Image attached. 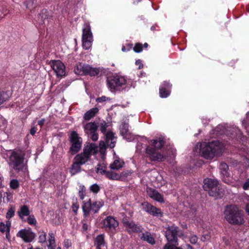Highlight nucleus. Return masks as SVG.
<instances>
[{
	"label": "nucleus",
	"mask_w": 249,
	"mask_h": 249,
	"mask_svg": "<svg viewBox=\"0 0 249 249\" xmlns=\"http://www.w3.org/2000/svg\"><path fill=\"white\" fill-rule=\"evenodd\" d=\"M70 139L71 142V149L73 154H75L80 149L82 140L81 138L79 137L78 134L75 131L71 133Z\"/></svg>",
	"instance_id": "f8f14e48"
},
{
	"label": "nucleus",
	"mask_w": 249,
	"mask_h": 249,
	"mask_svg": "<svg viewBox=\"0 0 249 249\" xmlns=\"http://www.w3.org/2000/svg\"><path fill=\"white\" fill-rule=\"evenodd\" d=\"M165 143V139L162 136L151 141V145L147 146L145 150L146 157L150 161L160 162L165 160V156L159 152Z\"/></svg>",
	"instance_id": "f257e3e1"
},
{
	"label": "nucleus",
	"mask_w": 249,
	"mask_h": 249,
	"mask_svg": "<svg viewBox=\"0 0 249 249\" xmlns=\"http://www.w3.org/2000/svg\"><path fill=\"white\" fill-rule=\"evenodd\" d=\"M148 213L153 216L159 217H161L163 215V213L161 212L160 209L158 208L153 205L152 206Z\"/></svg>",
	"instance_id": "393cba45"
},
{
	"label": "nucleus",
	"mask_w": 249,
	"mask_h": 249,
	"mask_svg": "<svg viewBox=\"0 0 249 249\" xmlns=\"http://www.w3.org/2000/svg\"><path fill=\"white\" fill-rule=\"evenodd\" d=\"M219 170H220L221 174L224 177L228 178L230 176V173L228 171L229 166L227 163L224 162L221 163L219 165Z\"/></svg>",
	"instance_id": "a878e982"
},
{
	"label": "nucleus",
	"mask_w": 249,
	"mask_h": 249,
	"mask_svg": "<svg viewBox=\"0 0 249 249\" xmlns=\"http://www.w3.org/2000/svg\"><path fill=\"white\" fill-rule=\"evenodd\" d=\"M10 187L13 189H17L19 186V183L16 179H12L10 183Z\"/></svg>",
	"instance_id": "79ce46f5"
},
{
	"label": "nucleus",
	"mask_w": 249,
	"mask_h": 249,
	"mask_svg": "<svg viewBox=\"0 0 249 249\" xmlns=\"http://www.w3.org/2000/svg\"><path fill=\"white\" fill-rule=\"evenodd\" d=\"M243 189L244 190H249V178H248L243 184Z\"/></svg>",
	"instance_id": "bf43d9fd"
},
{
	"label": "nucleus",
	"mask_w": 249,
	"mask_h": 249,
	"mask_svg": "<svg viewBox=\"0 0 249 249\" xmlns=\"http://www.w3.org/2000/svg\"><path fill=\"white\" fill-rule=\"evenodd\" d=\"M28 223L31 225H35L36 224V220L33 215H30L26 218V221Z\"/></svg>",
	"instance_id": "c9c22d12"
},
{
	"label": "nucleus",
	"mask_w": 249,
	"mask_h": 249,
	"mask_svg": "<svg viewBox=\"0 0 249 249\" xmlns=\"http://www.w3.org/2000/svg\"><path fill=\"white\" fill-rule=\"evenodd\" d=\"M132 174V172L129 171H125L121 173V178H127L130 176Z\"/></svg>",
	"instance_id": "8fccbe9b"
},
{
	"label": "nucleus",
	"mask_w": 249,
	"mask_h": 249,
	"mask_svg": "<svg viewBox=\"0 0 249 249\" xmlns=\"http://www.w3.org/2000/svg\"><path fill=\"white\" fill-rule=\"evenodd\" d=\"M85 189L83 188L81 190L79 191V196L81 199H83L85 196Z\"/></svg>",
	"instance_id": "4d7b16f0"
},
{
	"label": "nucleus",
	"mask_w": 249,
	"mask_h": 249,
	"mask_svg": "<svg viewBox=\"0 0 249 249\" xmlns=\"http://www.w3.org/2000/svg\"><path fill=\"white\" fill-rule=\"evenodd\" d=\"M88 69H89V65L83 63H79L77 65L75 69V72L77 74L86 75L87 74Z\"/></svg>",
	"instance_id": "f3484780"
},
{
	"label": "nucleus",
	"mask_w": 249,
	"mask_h": 249,
	"mask_svg": "<svg viewBox=\"0 0 249 249\" xmlns=\"http://www.w3.org/2000/svg\"><path fill=\"white\" fill-rule=\"evenodd\" d=\"M101 224L103 226L106 227V228H109V216H107L106 218L103 220Z\"/></svg>",
	"instance_id": "49530a36"
},
{
	"label": "nucleus",
	"mask_w": 249,
	"mask_h": 249,
	"mask_svg": "<svg viewBox=\"0 0 249 249\" xmlns=\"http://www.w3.org/2000/svg\"><path fill=\"white\" fill-rule=\"evenodd\" d=\"M172 85L169 81H164L160 85L159 89L160 96L164 98L168 97L171 93Z\"/></svg>",
	"instance_id": "ddd939ff"
},
{
	"label": "nucleus",
	"mask_w": 249,
	"mask_h": 249,
	"mask_svg": "<svg viewBox=\"0 0 249 249\" xmlns=\"http://www.w3.org/2000/svg\"><path fill=\"white\" fill-rule=\"evenodd\" d=\"M174 244H170L169 243L166 244L163 248V249H182L181 248L177 247V245H175V243Z\"/></svg>",
	"instance_id": "a19ab883"
},
{
	"label": "nucleus",
	"mask_w": 249,
	"mask_h": 249,
	"mask_svg": "<svg viewBox=\"0 0 249 249\" xmlns=\"http://www.w3.org/2000/svg\"><path fill=\"white\" fill-rule=\"evenodd\" d=\"M133 51L136 53H139L142 52L143 50V45L141 43H137L133 48Z\"/></svg>",
	"instance_id": "e433bc0d"
},
{
	"label": "nucleus",
	"mask_w": 249,
	"mask_h": 249,
	"mask_svg": "<svg viewBox=\"0 0 249 249\" xmlns=\"http://www.w3.org/2000/svg\"><path fill=\"white\" fill-rule=\"evenodd\" d=\"M198 241V237L196 235H194L190 238V242L192 244H196Z\"/></svg>",
	"instance_id": "3c124183"
},
{
	"label": "nucleus",
	"mask_w": 249,
	"mask_h": 249,
	"mask_svg": "<svg viewBox=\"0 0 249 249\" xmlns=\"http://www.w3.org/2000/svg\"><path fill=\"white\" fill-rule=\"evenodd\" d=\"M98 108L97 107L91 108L85 113L84 118L86 120H89L95 116V114L98 112Z\"/></svg>",
	"instance_id": "b1692460"
},
{
	"label": "nucleus",
	"mask_w": 249,
	"mask_h": 249,
	"mask_svg": "<svg viewBox=\"0 0 249 249\" xmlns=\"http://www.w3.org/2000/svg\"><path fill=\"white\" fill-rule=\"evenodd\" d=\"M156 27H158L159 28V27L157 25L155 24V25H152L150 29L151 31L154 32L156 30Z\"/></svg>",
	"instance_id": "774afa93"
},
{
	"label": "nucleus",
	"mask_w": 249,
	"mask_h": 249,
	"mask_svg": "<svg viewBox=\"0 0 249 249\" xmlns=\"http://www.w3.org/2000/svg\"><path fill=\"white\" fill-rule=\"evenodd\" d=\"M94 244L97 249H107L105 244L104 237L102 234L99 235L96 237Z\"/></svg>",
	"instance_id": "6ab92c4d"
},
{
	"label": "nucleus",
	"mask_w": 249,
	"mask_h": 249,
	"mask_svg": "<svg viewBox=\"0 0 249 249\" xmlns=\"http://www.w3.org/2000/svg\"><path fill=\"white\" fill-rule=\"evenodd\" d=\"M24 155L20 151H13L9 156V165L14 170L19 171L23 167Z\"/></svg>",
	"instance_id": "423d86ee"
},
{
	"label": "nucleus",
	"mask_w": 249,
	"mask_h": 249,
	"mask_svg": "<svg viewBox=\"0 0 249 249\" xmlns=\"http://www.w3.org/2000/svg\"><path fill=\"white\" fill-rule=\"evenodd\" d=\"M188 5L186 4H182L180 7V10L181 12H183L184 10H186L188 8Z\"/></svg>",
	"instance_id": "69168bd1"
},
{
	"label": "nucleus",
	"mask_w": 249,
	"mask_h": 249,
	"mask_svg": "<svg viewBox=\"0 0 249 249\" xmlns=\"http://www.w3.org/2000/svg\"><path fill=\"white\" fill-rule=\"evenodd\" d=\"M18 237L21 238L25 242L29 243L32 241L35 235L30 230L22 229L17 234Z\"/></svg>",
	"instance_id": "4468645a"
},
{
	"label": "nucleus",
	"mask_w": 249,
	"mask_h": 249,
	"mask_svg": "<svg viewBox=\"0 0 249 249\" xmlns=\"http://www.w3.org/2000/svg\"><path fill=\"white\" fill-rule=\"evenodd\" d=\"M5 101V98L3 97V94L0 92V105Z\"/></svg>",
	"instance_id": "338daca9"
},
{
	"label": "nucleus",
	"mask_w": 249,
	"mask_h": 249,
	"mask_svg": "<svg viewBox=\"0 0 249 249\" xmlns=\"http://www.w3.org/2000/svg\"><path fill=\"white\" fill-rule=\"evenodd\" d=\"M35 3L33 0H30L26 4V8L31 10L35 7Z\"/></svg>",
	"instance_id": "09e8293b"
},
{
	"label": "nucleus",
	"mask_w": 249,
	"mask_h": 249,
	"mask_svg": "<svg viewBox=\"0 0 249 249\" xmlns=\"http://www.w3.org/2000/svg\"><path fill=\"white\" fill-rule=\"evenodd\" d=\"M211 238V235L210 233H207L206 234L202 235L201 238V240L203 242H205L207 241H209L210 240Z\"/></svg>",
	"instance_id": "de8ad7c7"
},
{
	"label": "nucleus",
	"mask_w": 249,
	"mask_h": 249,
	"mask_svg": "<svg viewBox=\"0 0 249 249\" xmlns=\"http://www.w3.org/2000/svg\"><path fill=\"white\" fill-rule=\"evenodd\" d=\"M90 134L91 135V139L92 140V141H96L98 140V136L96 132H93V133H90Z\"/></svg>",
	"instance_id": "680f3d73"
},
{
	"label": "nucleus",
	"mask_w": 249,
	"mask_h": 249,
	"mask_svg": "<svg viewBox=\"0 0 249 249\" xmlns=\"http://www.w3.org/2000/svg\"><path fill=\"white\" fill-rule=\"evenodd\" d=\"M118 222L114 218L110 216V235L111 234V231L113 230L116 231V229L118 227Z\"/></svg>",
	"instance_id": "c756f323"
},
{
	"label": "nucleus",
	"mask_w": 249,
	"mask_h": 249,
	"mask_svg": "<svg viewBox=\"0 0 249 249\" xmlns=\"http://www.w3.org/2000/svg\"><path fill=\"white\" fill-rule=\"evenodd\" d=\"M80 165L81 164L75 160L74 161L70 169V172L72 175H74L80 172L81 170Z\"/></svg>",
	"instance_id": "bb28decb"
},
{
	"label": "nucleus",
	"mask_w": 249,
	"mask_h": 249,
	"mask_svg": "<svg viewBox=\"0 0 249 249\" xmlns=\"http://www.w3.org/2000/svg\"><path fill=\"white\" fill-rule=\"evenodd\" d=\"M179 231L178 227L173 225L168 226L166 228L165 237L169 243H175V245H178V239L177 235Z\"/></svg>",
	"instance_id": "1a4fd4ad"
},
{
	"label": "nucleus",
	"mask_w": 249,
	"mask_h": 249,
	"mask_svg": "<svg viewBox=\"0 0 249 249\" xmlns=\"http://www.w3.org/2000/svg\"><path fill=\"white\" fill-rule=\"evenodd\" d=\"M203 183L204 190L207 191L210 196L216 198L222 197L224 191L220 188L219 182L217 179L207 178L204 179Z\"/></svg>",
	"instance_id": "20e7f679"
},
{
	"label": "nucleus",
	"mask_w": 249,
	"mask_h": 249,
	"mask_svg": "<svg viewBox=\"0 0 249 249\" xmlns=\"http://www.w3.org/2000/svg\"><path fill=\"white\" fill-rule=\"evenodd\" d=\"M115 134L110 130V149L113 148L115 146L117 137L115 136Z\"/></svg>",
	"instance_id": "2f4dec72"
},
{
	"label": "nucleus",
	"mask_w": 249,
	"mask_h": 249,
	"mask_svg": "<svg viewBox=\"0 0 249 249\" xmlns=\"http://www.w3.org/2000/svg\"><path fill=\"white\" fill-rule=\"evenodd\" d=\"M64 246L67 249H68L71 246V242L69 240L64 241Z\"/></svg>",
	"instance_id": "0e129e2a"
},
{
	"label": "nucleus",
	"mask_w": 249,
	"mask_h": 249,
	"mask_svg": "<svg viewBox=\"0 0 249 249\" xmlns=\"http://www.w3.org/2000/svg\"><path fill=\"white\" fill-rule=\"evenodd\" d=\"M98 147L95 143H90L85 146L83 153L75 156L74 160L81 165L85 164L91 155L97 153Z\"/></svg>",
	"instance_id": "39448f33"
},
{
	"label": "nucleus",
	"mask_w": 249,
	"mask_h": 249,
	"mask_svg": "<svg viewBox=\"0 0 249 249\" xmlns=\"http://www.w3.org/2000/svg\"><path fill=\"white\" fill-rule=\"evenodd\" d=\"M11 227V222L10 221L8 220L6 222V223L1 222V224H0V231L1 232H5L6 233V237L7 239H9L10 238V228Z\"/></svg>",
	"instance_id": "aec40b11"
},
{
	"label": "nucleus",
	"mask_w": 249,
	"mask_h": 249,
	"mask_svg": "<svg viewBox=\"0 0 249 249\" xmlns=\"http://www.w3.org/2000/svg\"><path fill=\"white\" fill-rule=\"evenodd\" d=\"M225 218L227 221L233 225H242L245 222L242 211L234 205L227 206L224 211Z\"/></svg>",
	"instance_id": "f03ea898"
},
{
	"label": "nucleus",
	"mask_w": 249,
	"mask_h": 249,
	"mask_svg": "<svg viewBox=\"0 0 249 249\" xmlns=\"http://www.w3.org/2000/svg\"><path fill=\"white\" fill-rule=\"evenodd\" d=\"M135 64H136V65L139 66V68H138L139 69H141L143 67V65L142 63V61L140 59H138V60H136L135 62Z\"/></svg>",
	"instance_id": "052dcab7"
},
{
	"label": "nucleus",
	"mask_w": 249,
	"mask_h": 249,
	"mask_svg": "<svg viewBox=\"0 0 249 249\" xmlns=\"http://www.w3.org/2000/svg\"><path fill=\"white\" fill-rule=\"evenodd\" d=\"M129 130V120L128 119H124L120 125V133L121 135H124L128 132Z\"/></svg>",
	"instance_id": "5701e85b"
},
{
	"label": "nucleus",
	"mask_w": 249,
	"mask_h": 249,
	"mask_svg": "<svg viewBox=\"0 0 249 249\" xmlns=\"http://www.w3.org/2000/svg\"><path fill=\"white\" fill-rule=\"evenodd\" d=\"M8 13V12L6 9H3L2 10H0V18H3Z\"/></svg>",
	"instance_id": "13d9d810"
},
{
	"label": "nucleus",
	"mask_w": 249,
	"mask_h": 249,
	"mask_svg": "<svg viewBox=\"0 0 249 249\" xmlns=\"http://www.w3.org/2000/svg\"><path fill=\"white\" fill-rule=\"evenodd\" d=\"M84 128L85 133L89 134L96 132L97 125L94 122H90L84 125Z\"/></svg>",
	"instance_id": "412c9836"
},
{
	"label": "nucleus",
	"mask_w": 249,
	"mask_h": 249,
	"mask_svg": "<svg viewBox=\"0 0 249 249\" xmlns=\"http://www.w3.org/2000/svg\"><path fill=\"white\" fill-rule=\"evenodd\" d=\"M113 152V159L114 161L112 164H110V168L111 169L118 170L122 168L124 164V162L123 160H121L120 158L116 155L114 150H112Z\"/></svg>",
	"instance_id": "dca6fc26"
},
{
	"label": "nucleus",
	"mask_w": 249,
	"mask_h": 249,
	"mask_svg": "<svg viewBox=\"0 0 249 249\" xmlns=\"http://www.w3.org/2000/svg\"><path fill=\"white\" fill-rule=\"evenodd\" d=\"M73 212L76 214L77 213V211L79 208V206L76 204H73L72 206Z\"/></svg>",
	"instance_id": "e2e57ef3"
},
{
	"label": "nucleus",
	"mask_w": 249,
	"mask_h": 249,
	"mask_svg": "<svg viewBox=\"0 0 249 249\" xmlns=\"http://www.w3.org/2000/svg\"><path fill=\"white\" fill-rule=\"evenodd\" d=\"M15 210L16 208L14 206H10L6 213V217L7 219H10L15 215Z\"/></svg>",
	"instance_id": "72a5a7b5"
},
{
	"label": "nucleus",
	"mask_w": 249,
	"mask_h": 249,
	"mask_svg": "<svg viewBox=\"0 0 249 249\" xmlns=\"http://www.w3.org/2000/svg\"><path fill=\"white\" fill-rule=\"evenodd\" d=\"M133 47V44L128 43L126 44L125 46H123L122 47V51L123 52H128L131 50Z\"/></svg>",
	"instance_id": "a18cd8bd"
},
{
	"label": "nucleus",
	"mask_w": 249,
	"mask_h": 249,
	"mask_svg": "<svg viewBox=\"0 0 249 249\" xmlns=\"http://www.w3.org/2000/svg\"><path fill=\"white\" fill-rule=\"evenodd\" d=\"M100 70L99 68H93L89 65V69H88L87 74H89L91 76H95L99 74Z\"/></svg>",
	"instance_id": "473e14b6"
},
{
	"label": "nucleus",
	"mask_w": 249,
	"mask_h": 249,
	"mask_svg": "<svg viewBox=\"0 0 249 249\" xmlns=\"http://www.w3.org/2000/svg\"><path fill=\"white\" fill-rule=\"evenodd\" d=\"M92 207L91 204L89 202L84 203L82 206V209L84 213V215L85 217L87 216L90 210H92Z\"/></svg>",
	"instance_id": "c85d7f7f"
},
{
	"label": "nucleus",
	"mask_w": 249,
	"mask_h": 249,
	"mask_svg": "<svg viewBox=\"0 0 249 249\" xmlns=\"http://www.w3.org/2000/svg\"><path fill=\"white\" fill-rule=\"evenodd\" d=\"M90 190L94 193H97L100 190V187L97 184H94L90 186Z\"/></svg>",
	"instance_id": "c03bdc74"
},
{
	"label": "nucleus",
	"mask_w": 249,
	"mask_h": 249,
	"mask_svg": "<svg viewBox=\"0 0 249 249\" xmlns=\"http://www.w3.org/2000/svg\"><path fill=\"white\" fill-rule=\"evenodd\" d=\"M200 152L202 156L207 159H212L222 153L221 142L219 141H213L208 143L203 142L200 144Z\"/></svg>",
	"instance_id": "7ed1b4c3"
},
{
	"label": "nucleus",
	"mask_w": 249,
	"mask_h": 249,
	"mask_svg": "<svg viewBox=\"0 0 249 249\" xmlns=\"http://www.w3.org/2000/svg\"><path fill=\"white\" fill-rule=\"evenodd\" d=\"M49 64L55 73L57 77H61L65 75V66L60 60H51Z\"/></svg>",
	"instance_id": "9b49d317"
},
{
	"label": "nucleus",
	"mask_w": 249,
	"mask_h": 249,
	"mask_svg": "<svg viewBox=\"0 0 249 249\" xmlns=\"http://www.w3.org/2000/svg\"><path fill=\"white\" fill-rule=\"evenodd\" d=\"M106 169V166L99 165V167L97 168V172L98 174H104L106 177L109 178V174L108 172L107 171Z\"/></svg>",
	"instance_id": "7c9ffc66"
},
{
	"label": "nucleus",
	"mask_w": 249,
	"mask_h": 249,
	"mask_svg": "<svg viewBox=\"0 0 249 249\" xmlns=\"http://www.w3.org/2000/svg\"><path fill=\"white\" fill-rule=\"evenodd\" d=\"M107 124L105 122H103L101 124L100 126V130L102 133H105L106 131L107 127Z\"/></svg>",
	"instance_id": "864d4df0"
},
{
	"label": "nucleus",
	"mask_w": 249,
	"mask_h": 249,
	"mask_svg": "<svg viewBox=\"0 0 249 249\" xmlns=\"http://www.w3.org/2000/svg\"><path fill=\"white\" fill-rule=\"evenodd\" d=\"M49 245H55V238H54V235L53 234V232H50L49 233Z\"/></svg>",
	"instance_id": "37998d69"
},
{
	"label": "nucleus",
	"mask_w": 249,
	"mask_h": 249,
	"mask_svg": "<svg viewBox=\"0 0 249 249\" xmlns=\"http://www.w3.org/2000/svg\"><path fill=\"white\" fill-rule=\"evenodd\" d=\"M122 223L126 231L129 234L140 233L143 229L142 227L136 224L133 221L129 220L127 218H124Z\"/></svg>",
	"instance_id": "9d476101"
},
{
	"label": "nucleus",
	"mask_w": 249,
	"mask_h": 249,
	"mask_svg": "<svg viewBox=\"0 0 249 249\" xmlns=\"http://www.w3.org/2000/svg\"><path fill=\"white\" fill-rule=\"evenodd\" d=\"M18 214L19 218L23 221H26V216H28L30 215V212L28 207L26 205H23L20 207L18 211Z\"/></svg>",
	"instance_id": "a211bd4d"
},
{
	"label": "nucleus",
	"mask_w": 249,
	"mask_h": 249,
	"mask_svg": "<svg viewBox=\"0 0 249 249\" xmlns=\"http://www.w3.org/2000/svg\"><path fill=\"white\" fill-rule=\"evenodd\" d=\"M92 207V210L95 212L96 213L98 209L100 208V206L98 204L97 202H94L93 203V204L91 205Z\"/></svg>",
	"instance_id": "5fc2aeb1"
},
{
	"label": "nucleus",
	"mask_w": 249,
	"mask_h": 249,
	"mask_svg": "<svg viewBox=\"0 0 249 249\" xmlns=\"http://www.w3.org/2000/svg\"><path fill=\"white\" fill-rule=\"evenodd\" d=\"M126 80L124 76L115 73L114 75H110V90L111 92L120 91L126 84Z\"/></svg>",
	"instance_id": "0eeeda50"
},
{
	"label": "nucleus",
	"mask_w": 249,
	"mask_h": 249,
	"mask_svg": "<svg viewBox=\"0 0 249 249\" xmlns=\"http://www.w3.org/2000/svg\"><path fill=\"white\" fill-rule=\"evenodd\" d=\"M39 242L40 243H44L46 240V234L43 231L39 232Z\"/></svg>",
	"instance_id": "ea45409f"
},
{
	"label": "nucleus",
	"mask_w": 249,
	"mask_h": 249,
	"mask_svg": "<svg viewBox=\"0 0 249 249\" xmlns=\"http://www.w3.org/2000/svg\"><path fill=\"white\" fill-rule=\"evenodd\" d=\"M142 209L147 213H149L150 210L151 209L152 206H153L148 202H144L142 203Z\"/></svg>",
	"instance_id": "58836bf2"
},
{
	"label": "nucleus",
	"mask_w": 249,
	"mask_h": 249,
	"mask_svg": "<svg viewBox=\"0 0 249 249\" xmlns=\"http://www.w3.org/2000/svg\"><path fill=\"white\" fill-rule=\"evenodd\" d=\"M141 239L143 241H145L151 245H154L156 243L155 240L151 233L148 231H145L142 233Z\"/></svg>",
	"instance_id": "4be33fe9"
},
{
	"label": "nucleus",
	"mask_w": 249,
	"mask_h": 249,
	"mask_svg": "<svg viewBox=\"0 0 249 249\" xmlns=\"http://www.w3.org/2000/svg\"><path fill=\"white\" fill-rule=\"evenodd\" d=\"M123 138L126 140H127L128 141L131 142L133 141L134 138V135L130 132L129 131L128 132H127L125 134H124V135H121Z\"/></svg>",
	"instance_id": "f704fd0d"
},
{
	"label": "nucleus",
	"mask_w": 249,
	"mask_h": 249,
	"mask_svg": "<svg viewBox=\"0 0 249 249\" xmlns=\"http://www.w3.org/2000/svg\"><path fill=\"white\" fill-rule=\"evenodd\" d=\"M121 178V174H119L114 171H110V179L118 180Z\"/></svg>",
	"instance_id": "4c0bfd02"
},
{
	"label": "nucleus",
	"mask_w": 249,
	"mask_h": 249,
	"mask_svg": "<svg viewBox=\"0 0 249 249\" xmlns=\"http://www.w3.org/2000/svg\"><path fill=\"white\" fill-rule=\"evenodd\" d=\"M146 191L149 196L153 199L160 203L164 202L163 195L160 194L156 190L150 187H147Z\"/></svg>",
	"instance_id": "2eb2a0df"
},
{
	"label": "nucleus",
	"mask_w": 249,
	"mask_h": 249,
	"mask_svg": "<svg viewBox=\"0 0 249 249\" xmlns=\"http://www.w3.org/2000/svg\"><path fill=\"white\" fill-rule=\"evenodd\" d=\"M38 18H41V20L40 21H39V24H45L46 21H47V20H46L45 19L46 16H45V18H44L43 15L42 13L39 15Z\"/></svg>",
	"instance_id": "6e6d98bb"
},
{
	"label": "nucleus",
	"mask_w": 249,
	"mask_h": 249,
	"mask_svg": "<svg viewBox=\"0 0 249 249\" xmlns=\"http://www.w3.org/2000/svg\"><path fill=\"white\" fill-rule=\"evenodd\" d=\"M106 148L105 143L104 141H101L99 143V153L101 158L103 160L106 158Z\"/></svg>",
	"instance_id": "cd10ccee"
},
{
	"label": "nucleus",
	"mask_w": 249,
	"mask_h": 249,
	"mask_svg": "<svg viewBox=\"0 0 249 249\" xmlns=\"http://www.w3.org/2000/svg\"><path fill=\"white\" fill-rule=\"evenodd\" d=\"M82 31V46L84 49L88 50L91 47L93 40L89 23H85L84 24Z\"/></svg>",
	"instance_id": "6e6552de"
},
{
	"label": "nucleus",
	"mask_w": 249,
	"mask_h": 249,
	"mask_svg": "<svg viewBox=\"0 0 249 249\" xmlns=\"http://www.w3.org/2000/svg\"><path fill=\"white\" fill-rule=\"evenodd\" d=\"M108 100V98L105 96H102L101 97L96 98V101L98 103H103L107 101Z\"/></svg>",
	"instance_id": "603ef678"
}]
</instances>
